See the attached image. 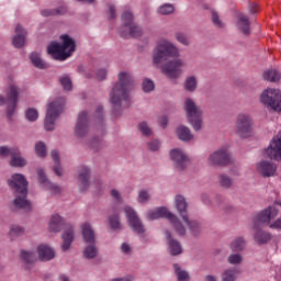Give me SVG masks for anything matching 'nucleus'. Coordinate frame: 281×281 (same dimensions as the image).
Segmentation results:
<instances>
[{
    "label": "nucleus",
    "mask_w": 281,
    "mask_h": 281,
    "mask_svg": "<svg viewBox=\"0 0 281 281\" xmlns=\"http://www.w3.org/2000/svg\"><path fill=\"white\" fill-rule=\"evenodd\" d=\"M179 56H181V53L175 43L161 40L154 47L151 58L156 67L161 65V72L169 80H179L183 75V67H186V61Z\"/></svg>",
    "instance_id": "nucleus-1"
},
{
    "label": "nucleus",
    "mask_w": 281,
    "mask_h": 281,
    "mask_svg": "<svg viewBox=\"0 0 281 281\" xmlns=\"http://www.w3.org/2000/svg\"><path fill=\"white\" fill-rule=\"evenodd\" d=\"M133 89H135V78H133V75L126 71L120 72L117 81L110 92V103L114 117H121L124 112V103L128 102Z\"/></svg>",
    "instance_id": "nucleus-2"
},
{
    "label": "nucleus",
    "mask_w": 281,
    "mask_h": 281,
    "mask_svg": "<svg viewBox=\"0 0 281 281\" xmlns=\"http://www.w3.org/2000/svg\"><path fill=\"white\" fill-rule=\"evenodd\" d=\"M281 203L276 202L274 204L268 206L263 211L257 214L256 220L254 222V240L257 245H267L269 240H271V234L267 231L260 229V225L263 227L269 226V222L273 221L278 214H280Z\"/></svg>",
    "instance_id": "nucleus-3"
},
{
    "label": "nucleus",
    "mask_w": 281,
    "mask_h": 281,
    "mask_svg": "<svg viewBox=\"0 0 281 281\" xmlns=\"http://www.w3.org/2000/svg\"><path fill=\"white\" fill-rule=\"evenodd\" d=\"M106 115L104 113V108L102 105H98L94 110V113L89 115V112L81 111L78 114V119L75 125V135L76 137H87L89 135V126L92 124L97 125L98 131L104 133V128L106 126L104 120Z\"/></svg>",
    "instance_id": "nucleus-4"
},
{
    "label": "nucleus",
    "mask_w": 281,
    "mask_h": 281,
    "mask_svg": "<svg viewBox=\"0 0 281 281\" xmlns=\"http://www.w3.org/2000/svg\"><path fill=\"white\" fill-rule=\"evenodd\" d=\"M48 229L53 234H58L60 229H65L61 234V251H69L71 249V244L74 243V226L71 224H65V220L56 214L50 217Z\"/></svg>",
    "instance_id": "nucleus-5"
},
{
    "label": "nucleus",
    "mask_w": 281,
    "mask_h": 281,
    "mask_svg": "<svg viewBox=\"0 0 281 281\" xmlns=\"http://www.w3.org/2000/svg\"><path fill=\"white\" fill-rule=\"evenodd\" d=\"M61 44L52 42L47 47V53L54 60H67L76 52V41L69 35L60 36Z\"/></svg>",
    "instance_id": "nucleus-6"
},
{
    "label": "nucleus",
    "mask_w": 281,
    "mask_h": 281,
    "mask_svg": "<svg viewBox=\"0 0 281 281\" xmlns=\"http://www.w3.org/2000/svg\"><path fill=\"white\" fill-rule=\"evenodd\" d=\"M147 218L148 221L167 218L178 236H186V224L181 222V220L177 215H175V213L170 212L166 206H159L154 210L147 211Z\"/></svg>",
    "instance_id": "nucleus-7"
},
{
    "label": "nucleus",
    "mask_w": 281,
    "mask_h": 281,
    "mask_svg": "<svg viewBox=\"0 0 281 281\" xmlns=\"http://www.w3.org/2000/svg\"><path fill=\"white\" fill-rule=\"evenodd\" d=\"M63 106H65V98L55 99L47 105L44 119L45 131L56 130V120L63 114Z\"/></svg>",
    "instance_id": "nucleus-8"
},
{
    "label": "nucleus",
    "mask_w": 281,
    "mask_h": 281,
    "mask_svg": "<svg viewBox=\"0 0 281 281\" xmlns=\"http://www.w3.org/2000/svg\"><path fill=\"white\" fill-rule=\"evenodd\" d=\"M183 109L187 113V120L192 128L194 131H201V128H203V110H201V106L196 105L192 98H187L184 100Z\"/></svg>",
    "instance_id": "nucleus-9"
},
{
    "label": "nucleus",
    "mask_w": 281,
    "mask_h": 281,
    "mask_svg": "<svg viewBox=\"0 0 281 281\" xmlns=\"http://www.w3.org/2000/svg\"><path fill=\"white\" fill-rule=\"evenodd\" d=\"M235 135L239 139L254 137V117L248 113H239L235 120Z\"/></svg>",
    "instance_id": "nucleus-10"
},
{
    "label": "nucleus",
    "mask_w": 281,
    "mask_h": 281,
    "mask_svg": "<svg viewBox=\"0 0 281 281\" xmlns=\"http://www.w3.org/2000/svg\"><path fill=\"white\" fill-rule=\"evenodd\" d=\"M16 104H19V87L11 85L7 90V94H0V106L7 105V117L12 122L14 113H16Z\"/></svg>",
    "instance_id": "nucleus-11"
},
{
    "label": "nucleus",
    "mask_w": 281,
    "mask_h": 281,
    "mask_svg": "<svg viewBox=\"0 0 281 281\" xmlns=\"http://www.w3.org/2000/svg\"><path fill=\"white\" fill-rule=\"evenodd\" d=\"M260 102L267 109H270L271 111H277V113H280L281 111V91L280 89H273L268 88L262 91L260 95Z\"/></svg>",
    "instance_id": "nucleus-12"
},
{
    "label": "nucleus",
    "mask_w": 281,
    "mask_h": 281,
    "mask_svg": "<svg viewBox=\"0 0 281 281\" xmlns=\"http://www.w3.org/2000/svg\"><path fill=\"white\" fill-rule=\"evenodd\" d=\"M124 213L127 220L128 227L134 234H137V236H144L146 234V226L144 225V222L137 214V211L131 206L124 207Z\"/></svg>",
    "instance_id": "nucleus-13"
},
{
    "label": "nucleus",
    "mask_w": 281,
    "mask_h": 281,
    "mask_svg": "<svg viewBox=\"0 0 281 281\" xmlns=\"http://www.w3.org/2000/svg\"><path fill=\"white\" fill-rule=\"evenodd\" d=\"M171 164L177 172H183L188 170L190 166V157L181 148H173L169 151Z\"/></svg>",
    "instance_id": "nucleus-14"
},
{
    "label": "nucleus",
    "mask_w": 281,
    "mask_h": 281,
    "mask_svg": "<svg viewBox=\"0 0 281 281\" xmlns=\"http://www.w3.org/2000/svg\"><path fill=\"white\" fill-rule=\"evenodd\" d=\"M7 186L14 194H27V179L22 173H13L7 180Z\"/></svg>",
    "instance_id": "nucleus-15"
},
{
    "label": "nucleus",
    "mask_w": 281,
    "mask_h": 281,
    "mask_svg": "<svg viewBox=\"0 0 281 281\" xmlns=\"http://www.w3.org/2000/svg\"><path fill=\"white\" fill-rule=\"evenodd\" d=\"M266 156L268 159H273L274 161L281 160V132L270 142V145L266 149Z\"/></svg>",
    "instance_id": "nucleus-16"
},
{
    "label": "nucleus",
    "mask_w": 281,
    "mask_h": 281,
    "mask_svg": "<svg viewBox=\"0 0 281 281\" xmlns=\"http://www.w3.org/2000/svg\"><path fill=\"white\" fill-rule=\"evenodd\" d=\"M209 164L211 166H227L232 164V157L227 149H217L209 156Z\"/></svg>",
    "instance_id": "nucleus-17"
},
{
    "label": "nucleus",
    "mask_w": 281,
    "mask_h": 281,
    "mask_svg": "<svg viewBox=\"0 0 281 281\" xmlns=\"http://www.w3.org/2000/svg\"><path fill=\"white\" fill-rule=\"evenodd\" d=\"M182 222L184 223V227H186V235L189 234L191 236H193V238H199V236H201V234H203V224L196 220H192L190 218V216L184 217L182 220ZM188 231V232H187Z\"/></svg>",
    "instance_id": "nucleus-18"
},
{
    "label": "nucleus",
    "mask_w": 281,
    "mask_h": 281,
    "mask_svg": "<svg viewBox=\"0 0 281 281\" xmlns=\"http://www.w3.org/2000/svg\"><path fill=\"white\" fill-rule=\"evenodd\" d=\"M13 206L14 210L23 212V214H30L32 212V202L27 200V194H15Z\"/></svg>",
    "instance_id": "nucleus-19"
},
{
    "label": "nucleus",
    "mask_w": 281,
    "mask_h": 281,
    "mask_svg": "<svg viewBox=\"0 0 281 281\" xmlns=\"http://www.w3.org/2000/svg\"><path fill=\"white\" fill-rule=\"evenodd\" d=\"M169 254L171 256H181L183 254V247L181 246V243L175 238L172 233L170 231L165 232Z\"/></svg>",
    "instance_id": "nucleus-20"
},
{
    "label": "nucleus",
    "mask_w": 281,
    "mask_h": 281,
    "mask_svg": "<svg viewBox=\"0 0 281 281\" xmlns=\"http://www.w3.org/2000/svg\"><path fill=\"white\" fill-rule=\"evenodd\" d=\"M91 179V169L87 166H81L78 171V183L81 192L89 190Z\"/></svg>",
    "instance_id": "nucleus-21"
},
{
    "label": "nucleus",
    "mask_w": 281,
    "mask_h": 281,
    "mask_svg": "<svg viewBox=\"0 0 281 281\" xmlns=\"http://www.w3.org/2000/svg\"><path fill=\"white\" fill-rule=\"evenodd\" d=\"M236 27L240 34L244 36H249L251 34V22L249 21V16H247L245 13H238Z\"/></svg>",
    "instance_id": "nucleus-22"
},
{
    "label": "nucleus",
    "mask_w": 281,
    "mask_h": 281,
    "mask_svg": "<svg viewBox=\"0 0 281 281\" xmlns=\"http://www.w3.org/2000/svg\"><path fill=\"white\" fill-rule=\"evenodd\" d=\"M277 170H278V166H276V164L271 161L261 160L257 164V171L262 177H274Z\"/></svg>",
    "instance_id": "nucleus-23"
},
{
    "label": "nucleus",
    "mask_w": 281,
    "mask_h": 281,
    "mask_svg": "<svg viewBox=\"0 0 281 281\" xmlns=\"http://www.w3.org/2000/svg\"><path fill=\"white\" fill-rule=\"evenodd\" d=\"M37 179L38 182L46 188V190H49L54 194H60V187L58 184L53 183L47 179V175H45V170L37 169Z\"/></svg>",
    "instance_id": "nucleus-24"
},
{
    "label": "nucleus",
    "mask_w": 281,
    "mask_h": 281,
    "mask_svg": "<svg viewBox=\"0 0 281 281\" xmlns=\"http://www.w3.org/2000/svg\"><path fill=\"white\" fill-rule=\"evenodd\" d=\"M119 34L122 38H128L130 36L132 38H139L144 34V31L142 26L134 22V24H131L126 29H120Z\"/></svg>",
    "instance_id": "nucleus-25"
},
{
    "label": "nucleus",
    "mask_w": 281,
    "mask_h": 281,
    "mask_svg": "<svg viewBox=\"0 0 281 281\" xmlns=\"http://www.w3.org/2000/svg\"><path fill=\"white\" fill-rule=\"evenodd\" d=\"M27 37V30L23 27L21 24H16L15 26V35L13 36L12 44L16 47V49H21L25 47V38Z\"/></svg>",
    "instance_id": "nucleus-26"
},
{
    "label": "nucleus",
    "mask_w": 281,
    "mask_h": 281,
    "mask_svg": "<svg viewBox=\"0 0 281 281\" xmlns=\"http://www.w3.org/2000/svg\"><path fill=\"white\" fill-rule=\"evenodd\" d=\"M175 205L176 210L180 216V218L183 221V218H188L190 214L188 213V200L182 194H177L175 196Z\"/></svg>",
    "instance_id": "nucleus-27"
},
{
    "label": "nucleus",
    "mask_w": 281,
    "mask_h": 281,
    "mask_svg": "<svg viewBox=\"0 0 281 281\" xmlns=\"http://www.w3.org/2000/svg\"><path fill=\"white\" fill-rule=\"evenodd\" d=\"M9 166H11V168H25V166H27V159L23 157L19 147H16L14 153L11 154Z\"/></svg>",
    "instance_id": "nucleus-28"
},
{
    "label": "nucleus",
    "mask_w": 281,
    "mask_h": 281,
    "mask_svg": "<svg viewBox=\"0 0 281 281\" xmlns=\"http://www.w3.org/2000/svg\"><path fill=\"white\" fill-rule=\"evenodd\" d=\"M37 254H38V258H40V260H42V262H48V260H54V258H56V251H54L52 249V247H49L47 245L38 246Z\"/></svg>",
    "instance_id": "nucleus-29"
},
{
    "label": "nucleus",
    "mask_w": 281,
    "mask_h": 281,
    "mask_svg": "<svg viewBox=\"0 0 281 281\" xmlns=\"http://www.w3.org/2000/svg\"><path fill=\"white\" fill-rule=\"evenodd\" d=\"M176 135L180 142H192V139H194L192 131H190V127L186 125L178 126L176 128Z\"/></svg>",
    "instance_id": "nucleus-30"
},
{
    "label": "nucleus",
    "mask_w": 281,
    "mask_h": 281,
    "mask_svg": "<svg viewBox=\"0 0 281 281\" xmlns=\"http://www.w3.org/2000/svg\"><path fill=\"white\" fill-rule=\"evenodd\" d=\"M81 229L85 243L88 245L95 244V231H93V226H91L89 223H85Z\"/></svg>",
    "instance_id": "nucleus-31"
},
{
    "label": "nucleus",
    "mask_w": 281,
    "mask_h": 281,
    "mask_svg": "<svg viewBox=\"0 0 281 281\" xmlns=\"http://www.w3.org/2000/svg\"><path fill=\"white\" fill-rule=\"evenodd\" d=\"M262 78L267 80V82H280L281 74L276 68H269L263 71Z\"/></svg>",
    "instance_id": "nucleus-32"
},
{
    "label": "nucleus",
    "mask_w": 281,
    "mask_h": 281,
    "mask_svg": "<svg viewBox=\"0 0 281 281\" xmlns=\"http://www.w3.org/2000/svg\"><path fill=\"white\" fill-rule=\"evenodd\" d=\"M199 87V79L195 76H189L184 79L183 89L188 93H194Z\"/></svg>",
    "instance_id": "nucleus-33"
},
{
    "label": "nucleus",
    "mask_w": 281,
    "mask_h": 281,
    "mask_svg": "<svg viewBox=\"0 0 281 281\" xmlns=\"http://www.w3.org/2000/svg\"><path fill=\"white\" fill-rule=\"evenodd\" d=\"M111 229L114 232H122V222L120 220V213L114 209V213L108 217Z\"/></svg>",
    "instance_id": "nucleus-34"
},
{
    "label": "nucleus",
    "mask_w": 281,
    "mask_h": 281,
    "mask_svg": "<svg viewBox=\"0 0 281 281\" xmlns=\"http://www.w3.org/2000/svg\"><path fill=\"white\" fill-rule=\"evenodd\" d=\"M246 245L247 241L245 240L244 237H237L229 245L231 251L233 254H240V251H245Z\"/></svg>",
    "instance_id": "nucleus-35"
},
{
    "label": "nucleus",
    "mask_w": 281,
    "mask_h": 281,
    "mask_svg": "<svg viewBox=\"0 0 281 281\" xmlns=\"http://www.w3.org/2000/svg\"><path fill=\"white\" fill-rule=\"evenodd\" d=\"M42 16H63L67 14V7L61 5L56 9H44L41 11Z\"/></svg>",
    "instance_id": "nucleus-36"
},
{
    "label": "nucleus",
    "mask_w": 281,
    "mask_h": 281,
    "mask_svg": "<svg viewBox=\"0 0 281 281\" xmlns=\"http://www.w3.org/2000/svg\"><path fill=\"white\" fill-rule=\"evenodd\" d=\"M88 146H90L94 153H100V150L105 148L106 144L99 137H92L90 140H88Z\"/></svg>",
    "instance_id": "nucleus-37"
},
{
    "label": "nucleus",
    "mask_w": 281,
    "mask_h": 281,
    "mask_svg": "<svg viewBox=\"0 0 281 281\" xmlns=\"http://www.w3.org/2000/svg\"><path fill=\"white\" fill-rule=\"evenodd\" d=\"M98 257V247L95 244H89L83 249V258H87V260H93V258Z\"/></svg>",
    "instance_id": "nucleus-38"
},
{
    "label": "nucleus",
    "mask_w": 281,
    "mask_h": 281,
    "mask_svg": "<svg viewBox=\"0 0 281 281\" xmlns=\"http://www.w3.org/2000/svg\"><path fill=\"white\" fill-rule=\"evenodd\" d=\"M32 65H34L37 69H47V64L41 58L38 53H32L30 55Z\"/></svg>",
    "instance_id": "nucleus-39"
},
{
    "label": "nucleus",
    "mask_w": 281,
    "mask_h": 281,
    "mask_svg": "<svg viewBox=\"0 0 281 281\" xmlns=\"http://www.w3.org/2000/svg\"><path fill=\"white\" fill-rule=\"evenodd\" d=\"M236 276H238V270L236 268H228L222 273V281H236Z\"/></svg>",
    "instance_id": "nucleus-40"
},
{
    "label": "nucleus",
    "mask_w": 281,
    "mask_h": 281,
    "mask_svg": "<svg viewBox=\"0 0 281 281\" xmlns=\"http://www.w3.org/2000/svg\"><path fill=\"white\" fill-rule=\"evenodd\" d=\"M133 12L131 11H125L122 14V23L123 25L120 27V30L124 29L126 30L127 27H130L131 25H133L135 22L133 21Z\"/></svg>",
    "instance_id": "nucleus-41"
},
{
    "label": "nucleus",
    "mask_w": 281,
    "mask_h": 281,
    "mask_svg": "<svg viewBox=\"0 0 281 281\" xmlns=\"http://www.w3.org/2000/svg\"><path fill=\"white\" fill-rule=\"evenodd\" d=\"M20 258L25 265H33V262L36 260V254L22 250L20 254Z\"/></svg>",
    "instance_id": "nucleus-42"
},
{
    "label": "nucleus",
    "mask_w": 281,
    "mask_h": 281,
    "mask_svg": "<svg viewBox=\"0 0 281 281\" xmlns=\"http://www.w3.org/2000/svg\"><path fill=\"white\" fill-rule=\"evenodd\" d=\"M243 255L240 252H233L227 257L228 265H232L233 267H238L239 265H243Z\"/></svg>",
    "instance_id": "nucleus-43"
},
{
    "label": "nucleus",
    "mask_w": 281,
    "mask_h": 281,
    "mask_svg": "<svg viewBox=\"0 0 281 281\" xmlns=\"http://www.w3.org/2000/svg\"><path fill=\"white\" fill-rule=\"evenodd\" d=\"M173 269H175V273L177 274L178 281H190V273L183 269H181V267H179V265H173Z\"/></svg>",
    "instance_id": "nucleus-44"
},
{
    "label": "nucleus",
    "mask_w": 281,
    "mask_h": 281,
    "mask_svg": "<svg viewBox=\"0 0 281 281\" xmlns=\"http://www.w3.org/2000/svg\"><path fill=\"white\" fill-rule=\"evenodd\" d=\"M59 83L61 85L64 91H71L74 85L71 83V78L68 75H63L59 77Z\"/></svg>",
    "instance_id": "nucleus-45"
},
{
    "label": "nucleus",
    "mask_w": 281,
    "mask_h": 281,
    "mask_svg": "<svg viewBox=\"0 0 281 281\" xmlns=\"http://www.w3.org/2000/svg\"><path fill=\"white\" fill-rule=\"evenodd\" d=\"M176 41L180 43L181 45H184V47H188L190 45V36L183 32H177L175 34Z\"/></svg>",
    "instance_id": "nucleus-46"
},
{
    "label": "nucleus",
    "mask_w": 281,
    "mask_h": 281,
    "mask_svg": "<svg viewBox=\"0 0 281 281\" xmlns=\"http://www.w3.org/2000/svg\"><path fill=\"white\" fill-rule=\"evenodd\" d=\"M35 155L42 158L47 157V147L43 142H38L35 144Z\"/></svg>",
    "instance_id": "nucleus-47"
},
{
    "label": "nucleus",
    "mask_w": 281,
    "mask_h": 281,
    "mask_svg": "<svg viewBox=\"0 0 281 281\" xmlns=\"http://www.w3.org/2000/svg\"><path fill=\"white\" fill-rule=\"evenodd\" d=\"M234 181L227 175H220V186L226 190L233 186Z\"/></svg>",
    "instance_id": "nucleus-48"
},
{
    "label": "nucleus",
    "mask_w": 281,
    "mask_h": 281,
    "mask_svg": "<svg viewBox=\"0 0 281 281\" xmlns=\"http://www.w3.org/2000/svg\"><path fill=\"white\" fill-rule=\"evenodd\" d=\"M175 12V7L170 3H165L158 8V14H162L164 16L168 14H172Z\"/></svg>",
    "instance_id": "nucleus-49"
},
{
    "label": "nucleus",
    "mask_w": 281,
    "mask_h": 281,
    "mask_svg": "<svg viewBox=\"0 0 281 281\" xmlns=\"http://www.w3.org/2000/svg\"><path fill=\"white\" fill-rule=\"evenodd\" d=\"M211 21L215 27H225V23H223V20H221V16L215 11L211 12Z\"/></svg>",
    "instance_id": "nucleus-50"
},
{
    "label": "nucleus",
    "mask_w": 281,
    "mask_h": 281,
    "mask_svg": "<svg viewBox=\"0 0 281 281\" xmlns=\"http://www.w3.org/2000/svg\"><path fill=\"white\" fill-rule=\"evenodd\" d=\"M142 87H143L144 93H150V91H155V82L151 79H148V78L144 79Z\"/></svg>",
    "instance_id": "nucleus-51"
},
{
    "label": "nucleus",
    "mask_w": 281,
    "mask_h": 281,
    "mask_svg": "<svg viewBox=\"0 0 281 281\" xmlns=\"http://www.w3.org/2000/svg\"><path fill=\"white\" fill-rule=\"evenodd\" d=\"M138 131L144 135V137H150L153 135V130L148 126V123L142 122L138 124Z\"/></svg>",
    "instance_id": "nucleus-52"
},
{
    "label": "nucleus",
    "mask_w": 281,
    "mask_h": 281,
    "mask_svg": "<svg viewBox=\"0 0 281 281\" xmlns=\"http://www.w3.org/2000/svg\"><path fill=\"white\" fill-rule=\"evenodd\" d=\"M25 117L29 122H36V120H38V111L34 108H30L25 112Z\"/></svg>",
    "instance_id": "nucleus-53"
},
{
    "label": "nucleus",
    "mask_w": 281,
    "mask_h": 281,
    "mask_svg": "<svg viewBox=\"0 0 281 281\" xmlns=\"http://www.w3.org/2000/svg\"><path fill=\"white\" fill-rule=\"evenodd\" d=\"M150 201V193L147 190L138 192V203L146 204Z\"/></svg>",
    "instance_id": "nucleus-54"
},
{
    "label": "nucleus",
    "mask_w": 281,
    "mask_h": 281,
    "mask_svg": "<svg viewBox=\"0 0 281 281\" xmlns=\"http://www.w3.org/2000/svg\"><path fill=\"white\" fill-rule=\"evenodd\" d=\"M16 150V147H8V146H0V157H12L13 153Z\"/></svg>",
    "instance_id": "nucleus-55"
},
{
    "label": "nucleus",
    "mask_w": 281,
    "mask_h": 281,
    "mask_svg": "<svg viewBox=\"0 0 281 281\" xmlns=\"http://www.w3.org/2000/svg\"><path fill=\"white\" fill-rule=\"evenodd\" d=\"M23 234H25V229H23V227L13 226V227L10 229V235H11V236H23Z\"/></svg>",
    "instance_id": "nucleus-56"
},
{
    "label": "nucleus",
    "mask_w": 281,
    "mask_h": 281,
    "mask_svg": "<svg viewBox=\"0 0 281 281\" xmlns=\"http://www.w3.org/2000/svg\"><path fill=\"white\" fill-rule=\"evenodd\" d=\"M108 19L110 21H113V19H115L117 16L116 14V10H115V5L113 4H108Z\"/></svg>",
    "instance_id": "nucleus-57"
},
{
    "label": "nucleus",
    "mask_w": 281,
    "mask_h": 281,
    "mask_svg": "<svg viewBox=\"0 0 281 281\" xmlns=\"http://www.w3.org/2000/svg\"><path fill=\"white\" fill-rule=\"evenodd\" d=\"M108 71L104 68L97 70V80L102 81L106 80Z\"/></svg>",
    "instance_id": "nucleus-58"
},
{
    "label": "nucleus",
    "mask_w": 281,
    "mask_h": 281,
    "mask_svg": "<svg viewBox=\"0 0 281 281\" xmlns=\"http://www.w3.org/2000/svg\"><path fill=\"white\" fill-rule=\"evenodd\" d=\"M159 140H151L148 143V148L151 150V153H156V150H159Z\"/></svg>",
    "instance_id": "nucleus-59"
},
{
    "label": "nucleus",
    "mask_w": 281,
    "mask_h": 281,
    "mask_svg": "<svg viewBox=\"0 0 281 281\" xmlns=\"http://www.w3.org/2000/svg\"><path fill=\"white\" fill-rule=\"evenodd\" d=\"M50 157H52L55 165L60 164V154H58L57 150H52L50 151Z\"/></svg>",
    "instance_id": "nucleus-60"
},
{
    "label": "nucleus",
    "mask_w": 281,
    "mask_h": 281,
    "mask_svg": "<svg viewBox=\"0 0 281 281\" xmlns=\"http://www.w3.org/2000/svg\"><path fill=\"white\" fill-rule=\"evenodd\" d=\"M270 229H281V218H278L273 223L269 222Z\"/></svg>",
    "instance_id": "nucleus-61"
},
{
    "label": "nucleus",
    "mask_w": 281,
    "mask_h": 281,
    "mask_svg": "<svg viewBox=\"0 0 281 281\" xmlns=\"http://www.w3.org/2000/svg\"><path fill=\"white\" fill-rule=\"evenodd\" d=\"M111 196L112 199H115L117 201V203H120L122 201V195L120 194V191L112 189L111 190Z\"/></svg>",
    "instance_id": "nucleus-62"
},
{
    "label": "nucleus",
    "mask_w": 281,
    "mask_h": 281,
    "mask_svg": "<svg viewBox=\"0 0 281 281\" xmlns=\"http://www.w3.org/2000/svg\"><path fill=\"white\" fill-rule=\"evenodd\" d=\"M53 170L57 175V177H63V168L60 167V162L54 165Z\"/></svg>",
    "instance_id": "nucleus-63"
},
{
    "label": "nucleus",
    "mask_w": 281,
    "mask_h": 281,
    "mask_svg": "<svg viewBox=\"0 0 281 281\" xmlns=\"http://www.w3.org/2000/svg\"><path fill=\"white\" fill-rule=\"evenodd\" d=\"M121 251H123V254H131V246L126 243H123L121 246Z\"/></svg>",
    "instance_id": "nucleus-64"
}]
</instances>
